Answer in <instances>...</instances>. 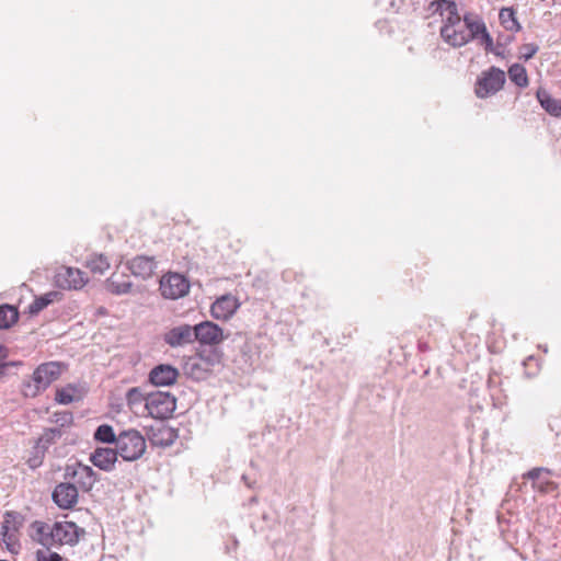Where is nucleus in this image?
<instances>
[{
	"label": "nucleus",
	"instance_id": "obj_1",
	"mask_svg": "<svg viewBox=\"0 0 561 561\" xmlns=\"http://www.w3.org/2000/svg\"><path fill=\"white\" fill-rule=\"evenodd\" d=\"M38 541L43 546L54 545H76L80 536L84 535L83 528L78 527L73 522L60 520L49 526L43 523H36Z\"/></svg>",
	"mask_w": 561,
	"mask_h": 561
},
{
	"label": "nucleus",
	"instance_id": "obj_2",
	"mask_svg": "<svg viewBox=\"0 0 561 561\" xmlns=\"http://www.w3.org/2000/svg\"><path fill=\"white\" fill-rule=\"evenodd\" d=\"M64 364L47 362L41 364L33 373L30 380L22 385V393L27 398H35L45 391L62 373Z\"/></svg>",
	"mask_w": 561,
	"mask_h": 561
},
{
	"label": "nucleus",
	"instance_id": "obj_3",
	"mask_svg": "<svg viewBox=\"0 0 561 561\" xmlns=\"http://www.w3.org/2000/svg\"><path fill=\"white\" fill-rule=\"evenodd\" d=\"M115 448L125 461H135L145 454L147 445L140 432L127 430L117 435Z\"/></svg>",
	"mask_w": 561,
	"mask_h": 561
},
{
	"label": "nucleus",
	"instance_id": "obj_4",
	"mask_svg": "<svg viewBox=\"0 0 561 561\" xmlns=\"http://www.w3.org/2000/svg\"><path fill=\"white\" fill-rule=\"evenodd\" d=\"M463 28H459L457 39L453 41V48H460L478 39L486 25L482 16L476 12L467 11L462 15Z\"/></svg>",
	"mask_w": 561,
	"mask_h": 561
},
{
	"label": "nucleus",
	"instance_id": "obj_5",
	"mask_svg": "<svg viewBox=\"0 0 561 561\" xmlns=\"http://www.w3.org/2000/svg\"><path fill=\"white\" fill-rule=\"evenodd\" d=\"M505 72L492 66L483 71L476 82L474 93L479 99H485L499 92L505 83Z\"/></svg>",
	"mask_w": 561,
	"mask_h": 561
},
{
	"label": "nucleus",
	"instance_id": "obj_6",
	"mask_svg": "<svg viewBox=\"0 0 561 561\" xmlns=\"http://www.w3.org/2000/svg\"><path fill=\"white\" fill-rule=\"evenodd\" d=\"M64 478L65 480L73 481L78 491L80 490L84 493L90 492L99 479L96 472L90 466L78 461L66 466Z\"/></svg>",
	"mask_w": 561,
	"mask_h": 561
},
{
	"label": "nucleus",
	"instance_id": "obj_7",
	"mask_svg": "<svg viewBox=\"0 0 561 561\" xmlns=\"http://www.w3.org/2000/svg\"><path fill=\"white\" fill-rule=\"evenodd\" d=\"M148 413L157 420H165L172 416L176 408V399L169 392L158 391L151 393L145 403Z\"/></svg>",
	"mask_w": 561,
	"mask_h": 561
},
{
	"label": "nucleus",
	"instance_id": "obj_8",
	"mask_svg": "<svg viewBox=\"0 0 561 561\" xmlns=\"http://www.w3.org/2000/svg\"><path fill=\"white\" fill-rule=\"evenodd\" d=\"M190 280L182 274L169 272L160 278V293L163 298L176 300L190 291Z\"/></svg>",
	"mask_w": 561,
	"mask_h": 561
},
{
	"label": "nucleus",
	"instance_id": "obj_9",
	"mask_svg": "<svg viewBox=\"0 0 561 561\" xmlns=\"http://www.w3.org/2000/svg\"><path fill=\"white\" fill-rule=\"evenodd\" d=\"M55 285L62 290H78L87 283L85 273L79 268L60 266L54 276Z\"/></svg>",
	"mask_w": 561,
	"mask_h": 561
},
{
	"label": "nucleus",
	"instance_id": "obj_10",
	"mask_svg": "<svg viewBox=\"0 0 561 561\" xmlns=\"http://www.w3.org/2000/svg\"><path fill=\"white\" fill-rule=\"evenodd\" d=\"M21 523L18 522V515L12 512L4 514L1 525L0 536L1 542L11 553H19L21 545L19 541L18 533Z\"/></svg>",
	"mask_w": 561,
	"mask_h": 561
},
{
	"label": "nucleus",
	"instance_id": "obj_11",
	"mask_svg": "<svg viewBox=\"0 0 561 561\" xmlns=\"http://www.w3.org/2000/svg\"><path fill=\"white\" fill-rule=\"evenodd\" d=\"M552 470L545 467H535L525 472L522 478L531 481V488L540 494L553 493L558 490V483L549 479Z\"/></svg>",
	"mask_w": 561,
	"mask_h": 561
},
{
	"label": "nucleus",
	"instance_id": "obj_12",
	"mask_svg": "<svg viewBox=\"0 0 561 561\" xmlns=\"http://www.w3.org/2000/svg\"><path fill=\"white\" fill-rule=\"evenodd\" d=\"M78 497V488L68 480L58 483L51 493V499L55 504L64 510L72 508L77 504Z\"/></svg>",
	"mask_w": 561,
	"mask_h": 561
},
{
	"label": "nucleus",
	"instance_id": "obj_13",
	"mask_svg": "<svg viewBox=\"0 0 561 561\" xmlns=\"http://www.w3.org/2000/svg\"><path fill=\"white\" fill-rule=\"evenodd\" d=\"M127 268L135 277L144 280L151 278L158 268V261L154 256L136 255L127 263Z\"/></svg>",
	"mask_w": 561,
	"mask_h": 561
},
{
	"label": "nucleus",
	"instance_id": "obj_14",
	"mask_svg": "<svg viewBox=\"0 0 561 561\" xmlns=\"http://www.w3.org/2000/svg\"><path fill=\"white\" fill-rule=\"evenodd\" d=\"M194 334L196 341L207 345H217L225 339L222 329L210 321L194 325Z\"/></svg>",
	"mask_w": 561,
	"mask_h": 561
},
{
	"label": "nucleus",
	"instance_id": "obj_15",
	"mask_svg": "<svg viewBox=\"0 0 561 561\" xmlns=\"http://www.w3.org/2000/svg\"><path fill=\"white\" fill-rule=\"evenodd\" d=\"M164 342L171 347H179L195 341L194 327L182 324L174 327L163 336Z\"/></svg>",
	"mask_w": 561,
	"mask_h": 561
},
{
	"label": "nucleus",
	"instance_id": "obj_16",
	"mask_svg": "<svg viewBox=\"0 0 561 561\" xmlns=\"http://www.w3.org/2000/svg\"><path fill=\"white\" fill-rule=\"evenodd\" d=\"M147 435L150 443L159 447L171 446L179 436L174 428L162 423L157 426H150Z\"/></svg>",
	"mask_w": 561,
	"mask_h": 561
},
{
	"label": "nucleus",
	"instance_id": "obj_17",
	"mask_svg": "<svg viewBox=\"0 0 561 561\" xmlns=\"http://www.w3.org/2000/svg\"><path fill=\"white\" fill-rule=\"evenodd\" d=\"M239 306L238 299L227 294L215 300L210 307V313L215 319L227 320L233 316Z\"/></svg>",
	"mask_w": 561,
	"mask_h": 561
},
{
	"label": "nucleus",
	"instance_id": "obj_18",
	"mask_svg": "<svg viewBox=\"0 0 561 561\" xmlns=\"http://www.w3.org/2000/svg\"><path fill=\"white\" fill-rule=\"evenodd\" d=\"M179 377V370L168 364H160L153 367L149 374V380L157 387H168L173 385Z\"/></svg>",
	"mask_w": 561,
	"mask_h": 561
},
{
	"label": "nucleus",
	"instance_id": "obj_19",
	"mask_svg": "<svg viewBox=\"0 0 561 561\" xmlns=\"http://www.w3.org/2000/svg\"><path fill=\"white\" fill-rule=\"evenodd\" d=\"M116 448L99 447L90 456V461L99 469L110 472L117 461Z\"/></svg>",
	"mask_w": 561,
	"mask_h": 561
},
{
	"label": "nucleus",
	"instance_id": "obj_20",
	"mask_svg": "<svg viewBox=\"0 0 561 561\" xmlns=\"http://www.w3.org/2000/svg\"><path fill=\"white\" fill-rule=\"evenodd\" d=\"M462 21V15L459 13L447 14V16L443 20V25L439 30V35L443 41L448 44L450 47L453 45V41L457 39V33L459 28L457 26Z\"/></svg>",
	"mask_w": 561,
	"mask_h": 561
},
{
	"label": "nucleus",
	"instance_id": "obj_21",
	"mask_svg": "<svg viewBox=\"0 0 561 561\" xmlns=\"http://www.w3.org/2000/svg\"><path fill=\"white\" fill-rule=\"evenodd\" d=\"M105 284L106 289L114 295L129 294L133 289V283L127 275L112 274Z\"/></svg>",
	"mask_w": 561,
	"mask_h": 561
},
{
	"label": "nucleus",
	"instance_id": "obj_22",
	"mask_svg": "<svg viewBox=\"0 0 561 561\" xmlns=\"http://www.w3.org/2000/svg\"><path fill=\"white\" fill-rule=\"evenodd\" d=\"M536 98L547 113L554 117H561V100L552 98L550 93L542 88L537 90Z\"/></svg>",
	"mask_w": 561,
	"mask_h": 561
},
{
	"label": "nucleus",
	"instance_id": "obj_23",
	"mask_svg": "<svg viewBox=\"0 0 561 561\" xmlns=\"http://www.w3.org/2000/svg\"><path fill=\"white\" fill-rule=\"evenodd\" d=\"M61 436L62 431L60 427L46 428L37 439L36 445L34 446V451L37 454H45L47 449L51 445L56 444Z\"/></svg>",
	"mask_w": 561,
	"mask_h": 561
},
{
	"label": "nucleus",
	"instance_id": "obj_24",
	"mask_svg": "<svg viewBox=\"0 0 561 561\" xmlns=\"http://www.w3.org/2000/svg\"><path fill=\"white\" fill-rule=\"evenodd\" d=\"M185 369L192 378L197 380L205 379L211 373L207 367V364H205L203 358H201L198 355L191 357L187 360Z\"/></svg>",
	"mask_w": 561,
	"mask_h": 561
},
{
	"label": "nucleus",
	"instance_id": "obj_25",
	"mask_svg": "<svg viewBox=\"0 0 561 561\" xmlns=\"http://www.w3.org/2000/svg\"><path fill=\"white\" fill-rule=\"evenodd\" d=\"M499 20L501 25L511 32H517L520 30V24L516 19V11L513 8H502L499 13Z\"/></svg>",
	"mask_w": 561,
	"mask_h": 561
},
{
	"label": "nucleus",
	"instance_id": "obj_26",
	"mask_svg": "<svg viewBox=\"0 0 561 561\" xmlns=\"http://www.w3.org/2000/svg\"><path fill=\"white\" fill-rule=\"evenodd\" d=\"M19 320V311L10 305L0 306V329H9Z\"/></svg>",
	"mask_w": 561,
	"mask_h": 561
},
{
	"label": "nucleus",
	"instance_id": "obj_27",
	"mask_svg": "<svg viewBox=\"0 0 561 561\" xmlns=\"http://www.w3.org/2000/svg\"><path fill=\"white\" fill-rule=\"evenodd\" d=\"M508 78L519 88H526L529 83L526 68L520 64H513L508 68Z\"/></svg>",
	"mask_w": 561,
	"mask_h": 561
},
{
	"label": "nucleus",
	"instance_id": "obj_28",
	"mask_svg": "<svg viewBox=\"0 0 561 561\" xmlns=\"http://www.w3.org/2000/svg\"><path fill=\"white\" fill-rule=\"evenodd\" d=\"M58 294L56 291H49L45 295L36 297L33 302L28 306V313L35 316L39 313L43 309H45L48 305H50Z\"/></svg>",
	"mask_w": 561,
	"mask_h": 561
},
{
	"label": "nucleus",
	"instance_id": "obj_29",
	"mask_svg": "<svg viewBox=\"0 0 561 561\" xmlns=\"http://www.w3.org/2000/svg\"><path fill=\"white\" fill-rule=\"evenodd\" d=\"M87 267L92 273L102 275L110 268V262L103 254H95L87 261Z\"/></svg>",
	"mask_w": 561,
	"mask_h": 561
},
{
	"label": "nucleus",
	"instance_id": "obj_30",
	"mask_svg": "<svg viewBox=\"0 0 561 561\" xmlns=\"http://www.w3.org/2000/svg\"><path fill=\"white\" fill-rule=\"evenodd\" d=\"M94 439L106 444H116L117 436L111 425L102 424L95 430Z\"/></svg>",
	"mask_w": 561,
	"mask_h": 561
},
{
	"label": "nucleus",
	"instance_id": "obj_31",
	"mask_svg": "<svg viewBox=\"0 0 561 561\" xmlns=\"http://www.w3.org/2000/svg\"><path fill=\"white\" fill-rule=\"evenodd\" d=\"M198 356L203 358L205 364H207V367L210 371H213L216 366H219L222 359V353L216 348L203 351L198 354Z\"/></svg>",
	"mask_w": 561,
	"mask_h": 561
},
{
	"label": "nucleus",
	"instance_id": "obj_32",
	"mask_svg": "<svg viewBox=\"0 0 561 561\" xmlns=\"http://www.w3.org/2000/svg\"><path fill=\"white\" fill-rule=\"evenodd\" d=\"M147 398L139 387L130 388L126 393V401L130 409L140 404Z\"/></svg>",
	"mask_w": 561,
	"mask_h": 561
},
{
	"label": "nucleus",
	"instance_id": "obj_33",
	"mask_svg": "<svg viewBox=\"0 0 561 561\" xmlns=\"http://www.w3.org/2000/svg\"><path fill=\"white\" fill-rule=\"evenodd\" d=\"M481 46H483L484 50L486 53H493L495 55H500L501 53L497 51L495 48H494V42H493V38L492 36L490 35L488 28L485 27V30L480 34V36L478 37V39H476Z\"/></svg>",
	"mask_w": 561,
	"mask_h": 561
},
{
	"label": "nucleus",
	"instance_id": "obj_34",
	"mask_svg": "<svg viewBox=\"0 0 561 561\" xmlns=\"http://www.w3.org/2000/svg\"><path fill=\"white\" fill-rule=\"evenodd\" d=\"M75 388L72 386H68L62 389H58L56 392L55 400L60 404H69L75 401Z\"/></svg>",
	"mask_w": 561,
	"mask_h": 561
},
{
	"label": "nucleus",
	"instance_id": "obj_35",
	"mask_svg": "<svg viewBox=\"0 0 561 561\" xmlns=\"http://www.w3.org/2000/svg\"><path fill=\"white\" fill-rule=\"evenodd\" d=\"M36 561H61V557L57 552H51L49 549L37 550Z\"/></svg>",
	"mask_w": 561,
	"mask_h": 561
},
{
	"label": "nucleus",
	"instance_id": "obj_36",
	"mask_svg": "<svg viewBox=\"0 0 561 561\" xmlns=\"http://www.w3.org/2000/svg\"><path fill=\"white\" fill-rule=\"evenodd\" d=\"M539 47L537 44H534V43H529V44H524L522 47H520V58H523L524 60H529L531 59L538 51Z\"/></svg>",
	"mask_w": 561,
	"mask_h": 561
},
{
	"label": "nucleus",
	"instance_id": "obj_37",
	"mask_svg": "<svg viewBox=\"0 0 561 561\" xmlns=\"http://www.w3.org/2000/svg\"><path fill=\"white\" fill-rule=\"evenodd\" d=\"M72 413L70 412H57L54 414V422L59 425V427L69 426L72 423Z\"/></svg>",
	"mask_w": 561,
	"mask_h": 561
},
{
	"label": "nucleus",
	"instance_id": "obj_38",
	"mask_svg": "<svg viewBox=\"0 0 561 561\" xmlns=\"http://www.w3.org/2000/svg\"><path fill=\"white\" fill-rule=\"evenodd\" d=\"M44 456L45 454H37L35 451V455L28 459V466L32 468V469H35L37 467H39L43 462V459H44Z\"/></svg>",
	"mask_w": 561,
	"mask_h": 561
},
{
	"label": "nucleus",
	"instance_id": "obj_39",
	"mask_svg": "<svg viewBox=\"0 0 561 561\" xmlns=\"http://www.w3.org/2000/svg\"><path fill=\"white\" fill-rule=\"evenodd\" d=\"M443 5H446V12L448 14L459 13L457 3L454 0H443Z\"/></svg>",
	"mask_w": 561,
	"mask_h": 561
},
{
	"label": "nucleus",
	"instance_id": "obj_40",
	"mask_svg": "<svg viewBox=\"0 0 561 561\" xmlns=\"http://www.w3.org/2000/svg\"><path fill=\"white\" fill-rule=\"evenodd\" d=\"M442 2L443 0H435L431 2V8H434V12L439 13L440 15L446 11V5H443Z\"/></svg>",
	"mask_w": 561,
	"mask_h": 561
},
{
	"label": "nucleus",
	"instance_id": "obj_41",
	"mask_svg": "<svg viewBox=\"0 0 561 561\" xmlns=\"http://www.w3.org/2000/svg\"><path fill=\"white\" fill-rule=\"evenodd\" d=\"M8 356V351L4 346L0 345V363H4V359Z\"/></svg>",
	"mask_w": 561,
	"mask_h": 561
},
{
	"label": "nucleus",
	"instance_id": "obj_42",
	"mask_svg": "<svg viewBox=\"0 0 561 561\" xmlns=\"http://www.w3.org/2000/svg\"><path fill=\"white\" fill-rule=\"evenodd\" d=\"M9 363H0V379L5 375Z\"/></svg>",
	"mask_w": 561,
	"mask_h": 561
},
{
	"label": "nucleus",
	"instance_id": "obj_43",
	"mask_svg": "<svg viewBox=\"0 0 561 561\" xmlns=\"http://www.w3.org/2000/svg\"><path fill=\"white\" fill-rule=\"evenodd\" d=\"M242 480L244 481V483L251 488L252 486V483L249 481L248 477L245 474L242 476Z\"/></svg>",
	"mask_w": 561,
	"mask_h": 561
},
{
	"label": "nucleus",
	"instance_id": "obj_44",
	"mask_svg": "<svg viewBox=\"0 0 561 561\" xmlns=\"http://www.w3.org/2000/svg\"><path fill=\"white\" fill-rule=\"evenodd\" d=\"M419 347L422 350V351H426L428 348V346L425 344V343H420L419 344Z\"/></svg>",
	"mask_w": 561,
	"mask_h": 561
},
{
	"label": "nucleus",
	"instance_id": "obj_45",
	"mask_svg": "<svg viewBox=\"0 0 561 561\" xmlns=\"http://www.w3.org/2000/svg\"><path fill=\"white\" fill-rule=\"evenodd\" d=\"M8 363H9V367H11V366H18V365H19V363H18V362H8Z\"/></svg>",
	"mask_w": 561,
	"mask_h": 561
}]
</instances>
